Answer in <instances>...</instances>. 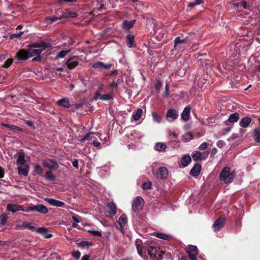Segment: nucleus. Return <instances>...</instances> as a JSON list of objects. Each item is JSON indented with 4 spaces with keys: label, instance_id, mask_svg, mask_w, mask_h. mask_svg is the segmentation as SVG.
<instances>
[{
    "label": "nucleus",
    "instance_id": "44",
    "mask_svg": "<svg viewBox=\"0 0 260 260\" xmlns=\"http://www.w3.org/2000/svg\"><path fill=\"white\" fill-rule=\"evenodd\" d=\"M87 232L91 234L92 236H95V237H101L102 236V233L98 231H95V230H88Z\"/></svg>",
    "mask_w": 260,
    "mask_h": 260
},
{
    "label": "nucleus",
    "instance_id": "5",
    "mask_svg": "<svg viewBox=\"0 0 260 260\" xmlns=\"http://www.w3.org/2000/svg\"><path fill=\"white\" fill-rule=\"evenodd\" d=\"M144 204V200L141 197H137L132 204V208L135 212L139 211L142 209Z\"/></svg>",
    "mask_w": 260,
    "mask_h": 260
},
{
    "label": "nucleus",
    "instance_id": "7",
    "mask_svg": "<svg viewBox=\"0 0 260 260\" xmlns=\"http://www.w3.org/2000/svg\"><path fill=\"white\" fill-rule=\"evenodd\" d=\"M113 64L112 63L105 64L101 61H97L91 64V67L93 69H99L100 70H108L110 69Z\"/></svg>",
    "mask_w": 260,
    "mask_h": 260
},
{
    "label": "nucleus",
    "instance_id": "35",
    "mask_svg": "<svg viewBox=\"0 0 260 260\" xmlns=\"http://www.w3.org/2000/svg\"><path fill=\"white\" fill-rule=\"evenodd\" d=\"M8 218V215L7 214L4 213L0 215L1 226H3L7 223Z\"/></svg>",
    "mask_w": 260,
    "mask_h": 260
},
{
    "label": "nucleus",
    "instance_id": "57",
    "mask_svg": "<svg viewBox=\"0 0 260 260\" xmlns=\"http://www.w3.org/2000/svg\"><path fill=\"white\" fill-rule=\"evenodd\" d=\"M34 211V206H29L26 209L24 208V210H21V211L28 212L29 211Z\"/></svg>",
    "mask_w": 260,
    "mask_h": 260
},
{
    "label": "nucleus",
    "instance_id": "17",
    "mask_svg": "<svg viewBox=\"0 0 260 260\" xmlns=\"http://www.w3.org/2000/svg\"><path fill=\"white\" fill-rule=\"evenodd\" d=\"M2 126L8 128L9 131L14 133L22 131V129L21 128L12 124L3 123H2Z\"/></svg>",
    "mask_w": 260,
    "mask_h": 260
},
{
    "label": "nucleus",
    "instance_id": "29",
    "mask_svg": "<svg viewBox=\"0 0 260 260\" xmlns=\"http://www.w3.org/2000/svg\"><path fill=\"white\" fill-rule=\"evenodd\" d=\"M108 207L109 209V214L112 217L114 216L117 212V208L116 205L114 203L111 202L108 204Z\"/></svg>",
    "mask_w": 260,
    "mask_h": 260
},
{
    "label": "nucleus",
    "instance_id": "47",
    "mask_svg": "<svg viewBox=\"0 0 260 260\" xmlns=\"http://www.w3.org/2000/svg\"><path fill=\"white\" fill-rule=\"evenodd\" d=\"M24 31H19L18 33L13 34L10 35V39H13L15 38H20L21 36L23 34Z\"/></svg>",
    "mask_w": 260,
    "mask_h": 260
},
{
    "label": "nucleus",
    "instance_id": "18",
    "mask_svg": "<svg viewBox=\"0 0 260 260\" xmlns=\"http://www.w3.org/2000/svg\"><path fill=\"white\" fill-rule=\"evenodd\" d=\"M34 211L41 214H46L48 212L47 208L44 205L37 204L34 206Z\"/></svg>",
    "mask_w": 260,
    "mask_h": 260
},
{
    "label": "nucleus",
    "instance_id": "37",
    "mask_svg": "<svg viewBox=\"0 0 260 260\" xmlns=\"http://www.w3.org/2000/svg\"><path fill=\"white\" fill-rule=\"evenodd\" d=\"M192 157L194 161H198L202 159L201 152L199 151H193L192 154Z\"/></svg>",
    "mask_w": 260,
    "mask_h": 260
},
{
    "label": "nucleus",
    "instance_id": "34",
    "mask_svg": "<svg viewBox=\"0 0 260 260\" xmlns=\"http://www.w3.org/2000/svg\"><path fill=\"white\" fill-rule=\"evenodd\" d=\"M239 119V114L237 112L230 115L228 121L231 123H234L238 121Z\"/></svg>",
    "mask_w": 260,
    "mask_h": 260
},
{
    "label": "nucleus",
    "instance_id": "31",
    "mask_svg": "<svg viewBox=\"0 0 260 260\" xmlns=\"http://www.w3.org/2000/svg\"><path fill=\"white\" fill-rule=\"evenodd\" d=\"M167 148L166 145L164 143H156L154 146V149L158 151L164 152Z\"/></svg>",
    "mask_w": 260,
    "mask_h": 260
},
{
    "label": "nucleus",
    "instance_id": "48",
    "mask_svg": "<svg viewBox=\"0 0 260 260\" xmlns=\"http://www.w3.org/2000/svg\"><path fill=\"white\" fill-rule=\"evenodd\" d=\"M93 133H89L86 134L83 138L81 139V141L83 142L85 141L89 140V139H91L92 138L90 137L91 135Z\"/></svg>",
    "mask_w": 260,
    "mask_h": 260
},
{
    "label": "nucleus",
    "instance_id": "36",
    "mask_svg": "<svg viewBox=\"0 0 260 260\" xmlns=\"http://www.w3.org/2000/svg\"><path fill=\"white\" fill-rule=\"evenodd\" d=\"M25 162V153L24 152H20L17 159V163L22 166L24 164Z\"/></svg>",
    "mask_w": 260,
    "mask_h": 260
},
{
    "label": "nucleus",
    "instance_id": "3",
    "mask_svg": "<svg viewBox=\"0 0 260 260\" xmlns=\"http://www.w3.org/2000/svg\"><path fill=\"white\" fill-rule=\"evenodd\" d=\"M93 99L95 101L100 100L103 101H107L112 100L113 99V95L112 92L102 94L99 91H98L94 93Z\"/></svg>",
    "mask_w": 260,
    "mask_h": 260
},
{
    "label": "nucleus",
    "instance_id": "61",
    "mask_svg": "<svg viewBox=\"0 0 260 260\" xmlns=\"http://www.w3.org/2000/svg\"><path fill=\"white\" fill-rule=\"evenodd\" d=\"M68 39H69V42L64 43V45H66V46H71V45H72L73 44V43H74L73 40H72V38H69Z\"/></svg>",
    "mask_w": 260,
    "mask_h": 260
},
{
    "label": "nucleus",
    "instance_id": "19",
    "mask_svg": "<svg viewBox=\"0 0 260 260\" xmlns=\"http://www.w3.org/2000/svg\"><path fill=\"white\" fill-rule=\"evenodd\" d=\"M252 121V119L249 117H245L243 118H242L241 120L239 122V125L243 128H246L248 127L251 124Z\"/></svg>",
    "mask_w": 260,
    "mask_h": 260
},
{
    "label": "nucleus",
    "instance_id": "32",
    "mask_svg": "<svg viewBox=\"0 0 260 260\" xmlns=\"http://www.w3.org/2000/svg\"><path fill=\"white\" fill-rule=\"evenodd\" d=\"M252 137L255 142L260 143V128H257L253 130Z\"/></svg>",
    "mask_w": 260,
    "mask_h": 260
},
{
    "label": "nucleus",
    "instance_id": "53",
    "mask_svg": "<svg viewBox=\"0 0 260 260\" xmlns=\"http://www.w3.org/2000/svg\"><path fill=\"white\" fill-rule=\"evenodd\" d=\"M36 231L38 233L43 234L45 232H46L47 231V230H46V229L41 227V228H39V229H38L37 230L36 229Z\"/></svg>",
    "mask_w": 260,
    "mask_h": 260
},
{
    "label": "nucleus",
    "instance_id": "41",
    "mask_svg": "<svg viewBox=\"0 0 260 260\" xmlns=\"http://www.w3.org/2000/svg\"><path fill=\"white\" fill-rule=\"evenodd\" d=\"M98 1L100 4V7L98 8L100 10L105 9L107 4L110 3V0H106L104 2H103L102 0H98Z\"/></svg>",
    "mask_w": 260,
    "mask_h": 260
},
{
    "label": "nucleus",
    "instance_id": "38",
    "mask_svg": "<svg viewBox=\"0 0 260 260\" xmlns=\"http://www.w3.org/2000/svg\"><path fill=\"white\" fill-rule=\"evenodd\" d=\"M193 135L190 133H185L182 137V140L183 142H187L193 139Z\"/></svg>",
    "mask_w": 260,
    "mask_h": 260
},
{
    "label": "nucleus",
    "instance_id": "16",
    "mask_svg": "<svg viewBox=\"0 0 260 260\" xmlns=\"http://www.w3.org/2000/svg\"><path fill=\"white\" fill-rule=\"evenodd\" d=\"M45 201L51 206L61 207L64 205V203L52 198H46Z\"/></svg>",
    "mask_w": 260,
    "mask_h": 260
},
{
    "label": "nucleus",
    "instance_id": "52",
    "mask_svg": "<svg viewBox=\"0 0 260 260\" xmlns=\"http://www.w3.org/2000/svg\"><path fill=\"white\" fill-rule=\"evenodd\" d=\"M241 5L245 9H249L250 8L249 6L247 5V2L245 1H242Z\"/></svg>",
    "mask_w": 260,
    "mask_h": 260
},
{
    "label": "nucleus",
    "instance_id": "23",
    "mask_svg": "<svg viewBox=\"0 0 260 260\" xmlns=\"http://www.w3.org/2000/svg\"><path fill=\"white\" fill-rule=\"evenodd\" d=\"M57 104L59 106L64 108H69L70 107L69 99L67 98H64L58 100L57 101Z\"/></svg>",
    "mask_w": 260,
    "mask_h": 260
},
{
    "label": "nucleus",
    "instance_id": "26",
    "mask_svg": "<svg viewBox=\"0 0 260 260\" xmlns=\"http://www.w3.org/2000/svg\"><path fill=\"white\" fill-rule=\"evenodd\" d=\"M77 16V14L74 12L66 11V12H61L59 16V18H74Z\"/></svg>",
    "mask_w": 260,
    "mask_h": 260
},
{
    "label": "nucleus",
    "instance_id": "9",
    "mask_svg": "<svg viewBox=\"0 0 260 260\" xmlns=\"http://www.w3.org/2000/svg\"><path fill=\"white\" fill-rule=\"evenodd\" d=\"M188 37H186L184 39H181L180 37H177L174 40V49L175 50L179 51L181 48V45L186 43Z\"/></svg>",
    "mask_w": 260,
    "mask_h": 260
},
{
    "label": "nucleus",
    "instance_id": "15",
    "mask_svg": "<svg viewBox=\"0 0 260 260\" xmlns=\"http://www.w3.org/2000/svg\"><path fill=\"white\" fill-rule=\"evenodd\" d=\"M78 59V57L76 56L69 58L66 62L68 68L72 69L77 66L79 63Z\"/></svg>",
    "mask_w": 260,
    "mask_h": 260
},
{
    "label": "nucleus",
    "instance_id": "45",
    "mask_svg": "<svg viewBox=\"0 0 260 260\" xmlns=\"http://www.w3.org/2000/svg\"><path fill=\"white\" fill-rule=\"evenodd\" d=\"M152 183L150 181L144 182L142 184V188L144 190L150 189L151 188Z\"/></svg>",
    "mask_w": 260,
    "mask_h": 260
},
{
    "label": "nucleus",
    "instance_id": "4",
    "mask_svg": "<svg viewBox=\"0 0 260 260\" xmlns=\"http://www.w3.org/2000/svg\"><path fill=\"white\" fill-rule=\"evenodd\" d=\"M226 218L224 216H221L215 220L213 224V228L215 232L220 230L224 226Z\"/></svg>",
    "mask_w": 260,
    "mask_h": 260
},
{
    "label": "nucleus",
    "instance_id": "51",
    "mask_svg": "<svg viewBox=\"0 0 260 260\" xmlns=\"http://www.w3.org/2000/svg\"><path fill=\"white\" fill-rule=\"evenodd\" d=\"M202 3H201V2H199V1H196L195 2H192V3H190L188 4V7H193L197 5H200L201 4H202Z\"/></svg>",
    "mask_w": 260,
    "mask_h": 260
},
{
    "label": "nucleus",
    "instance_id": "6",
    "mask_svg": "<svg viewBox=\"0 0 260 260\" xmlns=\"http://www.w3.org/2000/svg\"><path fill=\"white\" fill-rule=\"evenodd\" d=\"M187 253L190 260H198L197 256L198 254V252L196 246L189 245Z\"/></svg>",
    "mask_w": 260,
    "mask_h": 260
},
{
    "label": "nucleus",
    "instance_id": "63",
    "mask_svg": "<svg viewBox=\"0 0 260 260\" xmlns=\"http://www.w3.org/2000/svg\"><path fill=\"white\" fill-rule=\"evenodd\" d=\"M136 247H137V249L138 254L140 256H142V251H141V248H140V247L139 245L137 243H136Z\"/></svg>",
    "mask_w": 260,
    "mask_h": 260
},
{
    "label": "nucleus",
    "instance_id": "14",
    "mask_svg": "<svg viewBox=\"0 0 260 260\" xmlns=\"http://www.w3.org/2000/svg\"><path fill=\"white\" fill-rule=\"evenodd\" d=\"M17 227L19 230L28 229L32 232L36 231V227L28 222H23L21 224L17 225Z\"/></svg>",
    "mask_w": 260,
    "mask_h": 260
},
{
    "label": "nucleus",
    "instance_id": "42",
    "mask_svg": "<svg viewBox=\"0 0 260 260\" xmlns=\"http://www.w3.org/2000/svg\"><path fill=\"white\" fill-rule=\"evenodd\" d=\"M45 178L48 181L54 180V176L51 171H48L46 173Z\"/></svg>",
    "mask_w": 260,
    "mask_h": 260
},
{
    "label": "nucleus",
    "instance_id": "33",
    "mask_svg": "<svg viewBox=\"0 0 260 260\" xmlns=\"http://www.w3.org/2000/svg\"><path fill=\"white\" fill-rule=\"evenodd\" d=\"M143 111L141 109H138L133 113L132 118L135 121L139 120L142 116Z\"/></svg>",
    "mask_w": 260,
    "mask_h": 260
},
{
    "label": "nucleus",
    "instance_id": "24",
    "mask_svg": "<svg viewBox=\"0 0 260 260\" xmlns=\"http://www.w3.org/2000/svg\"><path fill=\"white\" fill-rule=\"evenodd\" d=\"M191 159L189 154H186L182 156L180 159V162L181 164V165L183 167H187L189 163L191 162Z\"/></svg>",
    "mask_w": 260,
    "mask_h": 260
},
{
    "label": "nucleus",
    "instance_id": "30",
    "mask_svg": "<svg viewBox=\"0 0 260 260\" xmlns=\"http://www.w3.org/2000/svg\"><path fill=\"white\" fill-rule=\"evenodd\" d=\"M154 235L158 238L163 239L165 240H170L172 238V237L171 235H169L166 234L161 233L159 232L154 233Z\"/></svg>",
    "mask_w": 260,
    "mask_h": 260
},
{
    "label": "nucleus",
    "instance_id": "8",
    "mask_svg": "<svg viewBox=\"0 0 260 260\" xmlns=\"http://www.w3.org/2000/svg\"><path fill=\"white\" fill-rule=\"evenodd\" d=\"M7 210L10 212H11L12 213H14L16 212L24 210V208L22 205L17 204L10 203L7 205Z\"/></svg>",
    "mask_w": 260,
    "mask_h": 260
},
{
    "label": "nucleus",
    "instance_id": "56",
    "mask_svg": "<svg viewBox=\"0 0 260 260\" xmlns=\"http://www.w3.org/2000/svg\"><path fill=\"white\" fill-rule=\"evenodd\" d=\"M224 141L219 140L217 142L216 145L219 148H222L224 146Z\"/></svg>",
    "mask_w": 260,
    "mask_h": 260
},
{
    "label": "nucleus",
    "instance_id": "43",
    "mask_svg": "<svg viewBox=\"0 0 260 260\" xmlns=\"http://www.w3.org/2000/svg\"><path fill=\"white\" fill-rule=\"evenodd\" d=\"M58 19H60L59 17H47L45 19V22L46 23H52Z\"/></svg>",
    "mask_w": 260,
    "mask_h": 260
},
{
    "label": "nucleus",
    "instance_id": "64",
    "mask_svg": "<svg viewBox=\"0 0 260 260\" xmlns=\"http://www.w3.org/2000/svg\"><path fill=\"white\" fill-rule=\"evenodd\" d=\"M72 165L74 167L78 169V161L77 159H75L72 162Z\"/></svg>",
    "mask_w": 260,
    "mask_h": 260
},
{
    "label": "nucleus",
    "instance_id": "27",
    "mask_svg": "<svg viewBox=\"0 0 260 260\" xmlns=\"http://www.w3.org/2000/svg\"><path fill=\"white\" fill-rule=\"evenodd\" d=\"M148 253L151 258L157 257L159 254L157 253V249L156 247L150 246L148 248Z\"/></svg>",
    "mask_w": 260,
    "mask_h": 260
},
{
    "label": "nucleus",
    "instance_id": "40",
    "mask_svg": "<svg viewBox=\"0 0 260 260\" xmlns=\"http://www.w3.org/2000/svg\"><path fill=\"white\" fill-rule=\"evenodd\" d=\"M71 51V49L64 50L60 51L57 55L56 58H62Z\"/></svg>",
    "mask_w": 260,
    "mask_h": 260
},
{
    "label": "nucleus",
    "instance_id": "13",
    "mask_svg": "<svg viewBox=\"0 0 260 260\" xmlns=\"http://www.w3.org/2000/svg\"><path fill=\"white\" fill-rule=\"evenodd\" d=\"M166 117L169 121H172L178 118V113L175 109H170L166 113Z\"/></svg>",
    "mask_w": 260,
    "mask_h": 260
},
{
    "label": "nucleus",
    "instance_id": "1",
    "mask_svg": "<svg viewBox=\"0 0 260 260\" xmlns=\"http://www.w3.org/2000/svg\"><path fill=\"white\" fill-rule=\"evenodd\" d=\"M48 47L47 44L42 42L41 43H34L28 46V49H21L16 54L18 59L26 60L27 59L39 55L46 47Z\"/></svg>",
    "mask_w": 260,
    "mask_h": 260
},
{
    "label": "nucleus",
    "instance_id": "22",
    "mask_svg": "<svg viewBox=\"0 0 260 260\" xmlns=\"http://www.w3.org/2000/svg\"><path fill=\"white\" fill-rule=\"evenodd\" d=\"M135 22V19L131 21L124 20L122 22V27L124 30H128L133 27Z\"/></svg>",
    "mask_w": 260,
    "mask_h": 260
},
{
    "label": "nucleus",
    "instance_id": "59",
    "mask_svg": "<svg viewBox=\"0 0 260 260\" xmlns=\"http://www.w3.org/2000/svg\"><path fill=\"white\" fill-rule=\"evenodd\" d=\"M202 153V159H206L209 155V152L207 151H203L201 152Z\"/></svg>",
    "mask_w": 260,
    "mask_h": 260
},
{
    "label": "nucleus",
    "instance_id": "62",
    "mask_svg": "<svg viewBox=\"0 0 260 260\" xmlns=\"http://www.w3.org/2000/svg\"><path fill=\"white\" fill-rule=\"evenodd\" d=\"M169 135L170 136L173 137L174 138H176L178 137V134H177L174 131H170L169 132Z\"/></svg>",
    "mask_w": 260,
    "mask_h": 260
},
{
    "label": "nucleus",
    "instance_id": "60",
    "mask_svg": "<svg viewBox=\"0 0 260 260\" xmlns=\"http://www.w3.org/2000/svg\"><path fill=\"white\" fill-rule=\"evenodd\" d=\"M169 94V85L168 84H166L165 86V96L167 97Z\"/></svg>",
    "mask_w": 260,
    "mask_h": 260
},
{
    "label": "nucleus",
    "instance_id": "25",
    "mask_svg": "<svg viewBox=\"0 0 260 260\" xmlns=\"http://www.w3.org/2000/svg\"><path fill=\"white\" fill-rule=\"evenodd\" d=\"M201 170V166L199 164H197L191 169L190 173L193 177H196L200 174Z\"/></svg>",
    "mask_w": 260,
    "mask_h": 260
},
{
    "label": "nucleus",
    "instance_id": "2",
    "mask_svg": "<svg viewBox=\"0 0 260 260\" xmlns=\"http://www.w3.org/2000/svg\"><path fill=\"white\" fill-rule=\"evenodd\" d=\"M235 177V172H231L230 168L228 167H224L219 175L220 180L226 184L231 183Z\"/></svg>",
    "mask_w": 260,
    "mask_h": 260
},
{
    "label": "nucleus",
    "instance_id": "21",
    "mask_svg": "<svg viewBox=\"0 0 260 260\" xmlns=\"http://www.w3.org/2000/svg\"><path fill=\"white\" fill-rule=\"evenodd\" d=\"M29 167L28 165H26L23 166H20L18 168V173L19 175H23L24 176H27L28 174Z\"/></svg>",
    "mask_w": 260,
    "mask_h": 260
},
{
    "label": "nucleus",
    "instance_id": "39",
    "mask_svg": "<svg viewBox=\"0 0 260 260\" xmlns=\"http://www.w3.org/2000/svg\"><path fill=\"white\" fill-rule=\"evenodd\" d=\"M152 119L154 122L160 123L162 120L161 117L158 115L155 111L152 112Z\"/></svg>",
    "mask_w": 260,
    "mask_h": 260
},
{
    "label": "nucleus",
    "instance_id": "55",
    "mask_svg": "<svg viewBox=\"0 0 260 260\" xmlns=\"http://www.w3.org/2000/svg\"><path fill=\"white\" fill-rule=\"evenodd\" d=\"M108 86L111 89L116 88L117 87V85L115 82L113 81L108 85Z\"/></svg>",
    "mask_w": 260,
    "mask_h": 260
},
{
    "label": "nucleus",
    "instance_id": "11",
    "mask_svg": "<svg viewBox=\"0 0 260 260\" xmlns=\"http://www.w3.org/2000/svg\"><path fill=\"white\" fill-rule=\"evenodd\" d=\"M43 165L49 169H57L58 168V165L57 161L50 159L44 160Z\"/></svg>",
    "mask_w": 260,
    "mask_h": 260
},
{
    "label": "nucleus",
    "instance_id": "58",
    "mask_svg": "<svg viewBox=\"0 0 260 260\" xmlns=\"http://www.w3.org/2000/svg\"><path fill=\"white\" fill-rule=\"evenodd\" d=\"M72 218L73 220L76 222V223H79L80 222V218L78 216L73 215L72 216Z\"/></svg>",
    "mask_w": 260,
    "mask_h": 260
},
{
    "label": "nucleus",
    "instance_id": "10",
    "mask_svg": "<svg viewBox=\"0 0 260 260\" xmlns=\"http://www.w3.org/2000/svg\"><path fill=\"white\" fill-rule=\"evenodd\" d=\"M168 171L166 168L160 167L156 171V176L158 178L163 180L168 177Z\"/></svg>",
    "mask_w": 260,
    "mask_h": 260
},
{
    "label": "nucleus",
    "instance_id": "49",
    "mask_svg": "<svg viewBox=\"0 0 260 260\" xmlns=\"http://www.w3.org/2000/svg\"><path fill=\"white\" fill-rule=\"evenodd\" d=\"M13 61V59L12 58L8 59L5 61L3 67L5 68H9L12 64Z\"/></svg>",
    "mask_w": 260,
    "mask_h": 260
},
{
    "label": "nucleus",
    "instance_id": "50",
    "mask_svg": "<svg viewBox=\"0 0 260 260\" xmlns=\"http://www.w3.org/2000/svg\"><path fill=\"white\" fill-rule=\"evenodd\" d=\"M209 146L208 143L206 142H203L202 143L199 147V149L200 150H204L206 149Z\"/></svg>",
    "mask_w": 260,
    "mask_h": 260
},
{
    "label": "nucleus",
    "instance_id": "12",
    "mask_svg": "<svg viewBox=\"0 0 260 260\" xmlns=\"http://www.w3.org/2000/svg\"><path fill=\"white\" fill-rule=\"evenodd\" d=\"M127 222V216L125 214H122L119 218L117 223L119 225V227L117 228L120 230V232L123 233V227L126 225Z\"/></svg>",
    "mask_w": 260,
    "mask_h": 260
},
{
    "label": "nucleus",
    "instance_id": "28",
    "mask_svg": "<svg viewBox=\"0 0 260 260\" xmlns=\"http://www.w3.org/2000/svg\"><path fill=\"white\" fill-rule=\"evenodd\" d=\"M126 40L127 46L129 48H133L134 47V42L135 36L132 34H129L126 35L125 37Z\"/></svg>",
    "mask_w": 260,
    "mask_h": 260
},
{
    "label": "nucleus",
    "instance_id": "46",
    "mask_svg": "<svg viewBox=\"0 0 260 260\" xmlns=\"http://www.w3.org/2000/svg\"><path fill=\"white\" fill-rule=\"evenodd\" d=\"M34 171L39 175H41L43 173V169L42 167L39 165H37L35 166Z\"/></svg>",
    "mask_w": 260,
    "mask_h": 260
},
{
    "label": "nucleus",
    "instance_id": "20",
    "mask_svg": "<svg viewBox=\"0 0 260 260\" xmlns=\"http://www.w3.org/2000/svg\"><path fill=\"white\" fill-rule=\"evenodd\" d=\"M190 108L186 106L184 109L181 115V119L184 121H187L190 117Z\"/></svg>",
    "mask_w": 260,
    "mask_h": 260
},
{
    "label": "nucleus",
    "instance_id": "54",
    "mask_svg": "<svg viewBox=\"0 0 260 260\" xmlns=\"http://www.w3.org/2000/svg\"><path fill=\"white\" fill-rule=\"evenodd\" d=\"M72 255L76 258H79L81 255L80 252L79 251H75L72 253Z\"/></svg>",
    "mask_w": 260,
    "mask_h": 260
}]
</instances>
